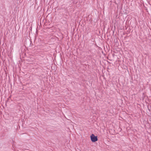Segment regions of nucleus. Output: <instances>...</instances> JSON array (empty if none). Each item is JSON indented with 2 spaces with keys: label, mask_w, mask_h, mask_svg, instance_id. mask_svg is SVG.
I'll list each match as a JSON object with an SVG mask.
<instances>
[{
  "label": "nucleus",
  "mask_w": 151,
  "mask_h": 151,
  "mask_svg": "<svg viewBox=\"0 0 151 151\" xmlns=\"http://www.w3.org/2000/svg\"><path fill=\"white\" fill-rule=\"evenodd\" d=\"M29 41L30 43V44H31V41H30V40H29Z\"/></svg>",
  "instance_id": "3"
},
{
  "label": "nucleus",
  "mask_w": 151,
  "mask_h": 151,
  "mask_svg": "<svg viewBox=\"0 0 151 151\" xmlns=\"http://www.w3.org/2000/svg\"><path fill=\"white\" fill-rule=\"evenodd\" d=\"M37 29H38V26H37V28H36V33H37Z\"/></svg>",
  "instance_id": "2"
},
{
  "label": "nucleus",
  "mask_w": 151,
  "mask_h": 151,
  "mask_svg": "<svg viewBox=\"0 0 151 151\" xmlns=\"http://www.w3.org/2000/svg\"><path fill=\"white\" fill-rule=\"evenodd\" d=\"M91 140L92 142H95L98 140L97 136H95L93 134H92L90 136Z\"/></svg>",
  "instance_id": "1"
}]
</instances>
